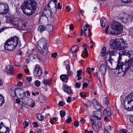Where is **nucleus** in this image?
I'll return each instance as SVG.
<instances>
[{"label":"nucleus","mask_w":133,"mask_h":133,"mask_svg":"<svg viewBox=\"0 0 133 133\" xmlns=\"http://www.w3.org/2000/svg\"><path fill=\"white\" fill-rule=\"evenodd\" d=\"M95 108L97 110H99L101 108L100 105L99 104H97V105H96L94 106Z\"/></svg>","instance_id":"6e6d98bb"},{"label":"nucleus","mask_w":133,"mask_h":133,"mask_svg":"<svg viewBox=\"0 0 133 133\" xmlns=\"http://www.w3.org/2000/svg\"><path fill=\"white\" fill-rule=\"evenodd\" d=\"M92 126L93 129L94 131L97 132L99 131L100 129V127L98 123L92 125Z\"/></svg>","instance_id":"c85d7f7f"},{"label":"nucleus","mask_w":133,"mask_h":133,"mask_svg":"<svg viewBox=\"0 0 133 133\" xmlns=\"http://www.w3.org/2000/svg\"><path fill=\"white\" fill-rule=\"evenodd\" d=\"M93 116H95L97 120L101 119L102 115L101 112L98 111H95L93 112Z\"/></svg>","instance_id":"4468645a"},{"label":"nucleus","mask_w":133,"mask_h":133,"mask_svg":"<svg viewBox=\"0 0 133 133\" xmlns=\"http://www.w3.org/2000/svg\"><path fill=\"white\" fill-rule=\"evenodd\" d=\"M66 11L68 12L70 11L71 10V8L69 6H67L66 7Z\"/></svg>","instance_id":"338daca9"},{"label":"nucleus","mask_w":133,"mask_h":133,"mask_svg":"<svg viewBox=\"0 0 133 133\" xmlns=\"http://www.w3.org/2000/svg\"><path fill=\"white\" fill-rule=\"evenodd\" d=\"M46 7L45 8L43 12V14L41 17H47L50 16V17L52 14V11L50 10L49 9H48Z\"/></svg>","instance_id":"9b49d317"},{"label":"nucleus","mask_w":133,"mask_h":133,"mask_svg":"<svg viewBox=\"0 0 133 133\" xmlns=\"http://www.w3.org/2000/svg\"><path fill=\"white\" fill-rule=\"evenodd\" d=\"M19 39L16 37L10 38L6 41L4 45L5 50H12L15 49L18 43Z\"/></svg>","instance_id":"f03ea898"},{"label":"nucleus","mask_w":133,"mask_h":133,"mask_svg":"<svg viewBox=\"0 0 133 133\" xmlns=\"http://www.w3.org/2000/svg\"><path fill=\"white\" fill-rule=\"evenodd\" d=\"M71 98L70 97H68L66 100V101L68 103H69L71 101Z\"/></svg>","instance_id":"0e129e2a"},{"label":"nucleus","mask_w":133,"mask_h":133,"mask_svg":"<svg viewBox=\"0 0 133 133\" xmlns=\"http://www.w3.org/2000/svg\"><path fill=\"white\" fill-rule=\"evenodd\" d=\"M92 103L93 104V105L94 107L96 105H97V101L95 99H94L92 101Z\"/></svg>","instance_id":"c03bdc74"},{"label":"nucleus","mask_w":133,"mask_h":133,"mask_svg":"<svg viewBox=\"0 0 133 133\" xmlns=\"http://www.w3.org/2000/svg\"><path fill=\"white\" fill-rule=\"evenodd\" d=\"M49 18H47L48 21L49 22L50 21H51L50 22L52 23L54 21V19L52 17H49Z\"/></svg>","instance_id":"bf43d9fd"},{"label":"nucleus","mask_w":133,"mask_h":133,"mask_svg":"<svg viewBox=\"0 0 133 133\" xmlns=\"http://www.w3.org/2000/svg\"><path fill=\"white\" fill-rule=\"evenodd\" d=\"M107 20L105 17H102L100 20L101 26L102 28H104L105 25Z\"/></svg>","instance_id":"bb28decb"},{"label":"nucleus","mask_w":133,"mask_h":133,"mask_svg":"<svg viewBox=\"0 0 133 133\" xmlns=\"http://www.w3.org/2000/svg\"><path fill=\"white\" fill-rule=\"evenodd\" d=\"M8 8L9 6L6 3H0V14L6 15L5 17H10L11 15L8 12Z\"/></svg>","instance_id":"423d86ee"},{"label":"nucleus","mask_w":133,"mask_h":133,"mask_svg":"<svg viewBox=\"0 0 133 133\" xmlns=\"http://www.w3.org/2000/svg\"><path fill=\"white\" fill-rule=\"evenodd\" d=\"M8 67H9V69L6 71L7 73L10 75H13L14 74V72L13 68L11 67L10 65H8L7 68H8Z\"/></svg>","instance_id":"c756f323"},{"label":"nucleus","mask_w":133,"mask_h":133,"mask_svg":"<svg viewBox=\"0 0 133 133\" xmlns=\"http://www.w3.org/2000/svg\"><path fill=\"white\" fill-rule=\"evenodd\" d=\"M83 88L84 89L85 88H85H86L87 86L88 85V84L86 82H84L83 84Z\"/></svg>","instance_id":"680f3d73"},{"label":"nucleus","mask_w":133,"mask_h":133,"mask_svg":"<svg viewBox=\"0 0 133 133\" xmlns=\"http://www.w3.org/2000/svg\"><path fill=\"white\" fill-rule=\"evenodd\" d=\"M133 0H121V2L122 3H131L132 2Z\"/></svg>","instance_id":"a19ab883"},{"label":"nucleus","mask_w":133,"mask_h":133,"mask_svg":"<svg viewBox=\"0 0 133 133\" xmlns=\"http://www.w3.org/2000/svg\"><path fill=\"white\" fill-rule=\"evenodd\" d=\"M35 83L36 86L38 87L40 85L41 83L39 81L37 80L35 81Z\"/></svg>","instance_id":"37998d69"},{"label":"nucleus","mask_w":133,"mask_h":133,"mask_svg":"<svg viewBox=\"0 0 133 133\" xmlns=\"http://www.w3.org/2000/svg\"><path fill=\"white\" fill-rule=\"evenodd\" d=\"M7 28L5 26L0 29V33L2 32H3L4 30Z\"/></svg>","instance_id":"13d9d810"},{"label":"nucleus","mask_w":133,"mask_h":133,"mask_svg":"<svg viewBox=\"0 0 133 133\" xmlns=\"http://www.w3.org/2000/svg\"><path fill=\"white\" fill-rule=\"evenodd\" d=\"M60 78L61 80L63 82L66 83L69 78L68 76L66 74H63L60 76Z\"/></svg>","instance_id":"412c9836"},{"label":"nucleus","mask_w":133,"mask_h":133,"mask_svg":"<svg viewBox=\"0 0 133 133\" xmlns=\"http://www.w3.org/2000/svg\"><path fill=\"white\" fill-rule=\"evenodd\" d=\"M67 74L69 76H72L73 74V73L71 71V69H69L67 70Z\"/></svg>","instance_id":"a18cd8bd"},{"label":"nucleus","mask_w":133,"mask_h":133,"mask_svg":"<svg viewBox=\"0 0 133 133\" xmlns=\"http://www.w3.org/2000/svg\"><path fill=\"white\" fill-rule=\"evenodd\" d=\"M4 102V99L3 96L0 94V107L2 106Z\"/></svg>","instance_id":"473e14b6"},{"label":"nucleus","mask_w":133,"mask_h":133,"mask_svg":"<svg viewBox=\"0 0 133 133\" xmlns=\"http://www.w3.org/2000/svg\"><path fill=\"white\" fill-rule=\"evenodd\" d=\"M12 17H7V21L8 22H10L12 24H14V18L12 19Z\"/></svg>","instance_id":"4c0bfd02"},{"label":"nucleus","mask_w":133,"mask_h":133,"mask_svg":"<svg viewBox=\"0 0 133 133\" xmlns=\"http://www.w3.org/2000/svg\"><path fill=\"white\" fill-rule=\"evenodd\" d=\"M74 125L76 127H78L79 124V122L77 121H75L74 122Z\"/></svg>","instance_id":"603ef678"},{"label":"nucleus","mask_w":133,"mask_h":133,"mask_svg":"<svg viewBox=\"0 0 133 133\" xmlns=\"http://www.w3.org/2000/svg\"><path fill=\"white\" fill-rule=\"evenodd\" d=\"M33 73L34 75L36 77L41 76L42 73V70L40 67L38 66V65H36L34 70Z\"/></svg>","instance_id":"1a4fd4ad"},{"label":"nucleus","mask_w":133,"mask_h":133,"mask_svg":"<svg viewBox=\"0 0 133 133\" xmlns=\"http://www.w3.org/2000/svg\"><path fill=\"white\" fill-rule=\"evenodd\" d=\"M6 130L4 132H1V133H9V128L8 127H6Z\"/></svg>","instance_id":"e2e57ef3"},{"label":"nucleus","mask_w":133,"mask_h":133,"mask_svg":"<svg viewBox=\"0 0 133 133\" xmlns=\"http://www.w3.org/2000/svg\"><path fill=\"white\" fill-rule=\"evenodd\" d=\"M119 18L120 20H121L122 22L124 23L129 22L130 20L132 19L130 17H128L127 18L126 17H119Z\"/></svg>","instance_id":"5701e85b"},{"label":"nucleus","mask_w":133,"mask_h":133,"mask_svg":"<svg viewBox=\"0 0 133 133\" xmlns=\"http://www.w3.org/2000/svg\"><path fill=\"white\" fill-rule=\"evenodd\" d=\"M122 59L121 56L119 55L117 62V66L116 68V70L115 72L116 74L119 77L124 76L125 73L128 71V70H126V68L125 69L123 68V66L125 64V62L124 64L122 62H121ZM126 61L127 60H125V61Z\"/></svg>","instance_id":"7ed1b4c3"},{"label":"nucleus","mask_w":133,"mask_h":133,"mask_svg":"<svg viewBox=\"0 0 133 133\" xmlns=\"http://www.w3.org/2000/svg\"><path fill=\"white\" fill-rule=\"evenodd\" d=\"M37 7V4L34 0H26L21 5V9L24 14L27 16L32 14Z\"/></svg>","instance_id":"f257e3e1"},{"label":"nucleus","mask_w":133,"mask_h":133,"mask_svg":"<svg viewBox=\"0 0 133 133\" xmlns=\"http://www.w3.org/2000/svg\"><path fill=\"white\" fill-rule=\"evenodd\" d=\"M25 99H26V101H25V102L24 104L28 106H31V108L33 107L35 105V103H33L32 104V100L30 99H29L27 97H25Z\"/></svg>","instance_id":"a211bd4d"},{"label":"nucleus","mask_w":133,"mask_h":133,"mask_svg":"<svg viewBox=\"0 0 133 133\" xmlns=\"http://www.w3.org/2000/svg\"><path fill=\"white\" fill-rule=\"evenodd\" d=\"M37 50L41 54H43L45 51L46 47H44L42 46L37 45Z\"/></svg>","instance_id":"4be33fe9"},{"label":"nucleus","mask_w":133,"mask_h":133,"mask_svg":"<svg viewBox=\"0 0 133 133\" xmlns=\"http://www.w3.org/2000/svg\"><path fill=\"white\" fill-rule=\"evenodd\" d=\"M119 38L116 39L115 41L111 40L110 42V47L112 49L119 50V44L121 42Z\"/></svg>","instance_id":"0eeeda50"},{"label":"nucleus","mask_w":133,"mask_h":133,"mask_svg":"<svg viewBox=\"0 0 133 133\" xmlns=\"http://www.w3.org/2000/svg\"><path fill=\"white\" fill-rule=\"evenodd\" d=\"M32 124L33 125V126L34 128H37L38 127V125L37 124V122H33Z\"/></svg>","instance_id":"4d7b16f0"},{"label":"nucleus","mask_w":133,"mask_h":133,"mask_svg":"<svg viewBox=\"0 0 133 133\" xmlns=\"http://www.w3.org/2000/svg\"><path fill=\"white\" fill-rule=\"evenodd\" d=\"M26 80L28 82H30L32 80L31 77L28 76L26 77Z\"/></svg>","instance_id":"864d4df0"},{"label":"nucleus","mask_w":133,"mask_h":133,"mask_svg":"<svg viewBox=\"0 0 133 133\" xmlns=\"http://www.w3.org/2000/svg\"><path fill=\"white\" fill-rule=\"evenodd\" d=\"M84 53H85V55L86 57H87L88 56V52H87V49L86 48H84Z\"/></svg>","instance_id":"052dcab7"},{"label":"nucleus","mask_w":133,"mask_h":133,"mask_svg":"<svg viewBox=\"0 0 133 133\" xmlns=\"http://www.w3.org/2000/svg\"><path fill=\"white\" fill-rule=\"evenodd\" d=\"M122 54L123 55L127 56L129 58L131 57V56L133 55V52L131 51H123L122 52Z\"/></svg>","instance_id":"aec40b11"},{"label":"nucleus","mask_w":133,"mask_h":133,"mask_svg":"<svg viewBox=\"0 0 133 133\" xmlns=\"http://www.w3.org/2000/svg\"><path fill=\"white\" fill-rule=\"evenodd\" d=\"M47 41L44 38H42L39 40L37 43V45L46 47L47 45Z\"/></svg>","instance_id":"f8f14e48"},{"label":"nucleus","mask_w":133,"mask_h":133,"mask_svg":"<svg viewBox=\"0 0 133 133\" xmlns=\"http://www.w3.org/2000/svg\"><path fill=\"white\" fill-rule=\"evenodd\" d=\"M111 28L112 30L111 33L113 35H116L120 34L123 32V27L120 23L114 21L111 22Z\"/></svg>","instance_id":"20e7f679"},{"label":"nucleus","mask_w":133,"mask_h":133,"mask_svg":"<svg viewBox=\"0 0 133 133\" xmlns=\"http://www.w3.org/2000/svg\"><path fill=\"white\" fill-rule=\"evenodd\" d=\"M62 89L67 94H71L72 93V90L68 86H64L62 87Z\"/></svg>","instance_id":"6ab92c4d"},{"label":"nucleus","mask_w":133,"mask_h":133,"mask_svg":"<svg viewBox=\"0 0 133 133\" xmlns=\"http://www.w3.org/2000/svg\"><path fill=\"white\" fill-rule=\"evenodd\" d=\"M29 57L30 59L31 60L33 59H36V58L38 59H39V57L33 53L30 54Z\"/></svg>","instance_id":"cd10ccee"},{"label":"nucleus","mask_w":133,"mask_h":133,"mask_svg":"<svg viewBox=\"0 0 133 133\" xmlns=\"http://www.w3.org/2000/svg\"><path fill=\"white\" fill-rule=\"evenodd\" d=\"M85 133H93V132L92 130H90L89 131H88L86 129L85 130Z\"/></svg>","instance_id":"69168bd1"},{"label":"nucleus","mask_w":133,"mask_h":133,"mask_svg":"<svg viewBox=\"0 0 133 133\" xmlns=\"http://www.w3.org/2000/svg\"><path fill=\"white\" fill-rule=\"evenodd\" d=\"M118 52L116 51H109L107 52V55H109V58L108 59L111 60V56H115L117 55Z\"/></svg>","instance_id":"393cba45"},{"label":"nucleus","mask_w":133,"mask_h":133,"mask_svg":"<svg viewBox=\"0 0 133 133\" xmlns=\"http://www.w3.org/2000/svg\"><path fill=\"white\" fill-rule=\"evenodd\" d=\"M71 121L72 119L70 117V116H68V119L66 120V122L67 123H70L71 122Z\"/></svg>","instance_id":"49530a36"},{"label":"nucleus","mask_w":133,"mask_h":133,"mask_svg":"<svg viewBox=\"0 0 133 133\" xmlns=\"http://www.w3.org/2000/svg\"><path fill=\"white\" fill-rule=\"evenodd\" d=\"M108 60V62H108H106V65H107V67L109 68L111 70V69L110 68V65H112V63L111 62V60Z\"/></svg>","instance_id":"79ce46f5"},{"label":"nucleus","mask_w":133,"mask_h":133,"mask_svg":"<svg viewBox=\"0 0 133 133\" xmlns=\"http://www.w3.org/2000/svg\"><path fill=\"white\" fill-rule=\"evenodd\" d=\"M90 26L89 25L87 24L83 28L84 31L83 34L85 36L87 37H89L92 34L90 29L89 28Z\"/></svg>","instance_id":"9d476101"},{"label":"nucleus","mask_w":133,"mask_h":133,"mask_svg":"<svg viewBox=\"0 0 133 133\" xmlns=\"http://www.w3.org/2000/svg\"><path fill=\"white\" fill-rule=\"evenodd\" d=\"M81 83L80 82H78L75 83V86L77 88H79L80 87Z\"/></svg>","instance_id":"de8ad7c7"},{"label":"nucleus","mask_w":133,"mask_h":133,"mask_svg":"<svg viewBox=\"0 0 133 133\" xmlns=\"http://www.w3.org/2000/svg\"><path fill=\"white\" fill-rule=\"evenodd\" d=\"M123 66L124 68H126V70L128 71L130 69L131 71L133 72V57L126 61L125 65Z\"/></svg>","instance_id":"6e6552de"},{"label":"nucleus","mask_w":133,"mask_h":133,"mask_svg":"<svg viewBox=\"0 0 133 133\" xmlns=\"http://www.w3.org/2000/svg\"><path fill=\"white\" fill-rule=\"evenodd\" d=\"M111 109L109 108H107L103 111V115L105 116L109 117V118L111 117Z\"/></svg>","instance_id":"dca6fc26"},{"label":"nucleus","mask_w":133,"mask_h":133,"mask_svg":"<svg viewBox=\"0 0 133 133\" xmlns=\"http://www.w3.org/2000/svg\"><path fill=\"white\" fill-rule=\"evenodd\" d=\"M90 120L91 123L92 125L98 123V122L96 121L97 120L95 116H91L90 117Z\"/></svg>","instance_id":"b1692460"},{"label":"nucleus","mask_w":133,"mask_h":133,"mask_svg":"<svg viewBox=\"0 0 133 133\" xmlns=\"http://www.w3.org/2000/svg\"><path fill=\"white\" fill-rule=\"evenodd\" d=\"M129 119L130 122L133 124V115L130 117Z\"/></svg>","instance_id":"774afa93"},{"label":"nucleus","mask_w":133,"mask_h":133,"mask_svg":"<svg viewBox=\"0 0 133 133\" xmlns=\"http://www.w3.org/2000/svg\"><path fill=\"white\" fill-rule=\"evenodd\" d=\"M47 30L49 32H51L53 30V28L52 25H48L46 26Z\"/></svg>","instance_id":"e433bc0d"},{"label":"nucleus","mask_w":133,"mask_h":133,"mask_svg":"<svg viewBox=\"0 0 133 133\" xmlns=\"http://www.w3.org/2000/svg\"><path fill=\"white\" fill-rule=\"evenodd\" d=\"M37 119L40 121L43 120L44 119V116L42 115L37 114L36 115Z\"/></svg>","instance_id":"c9c22d12"},{"label":"nucleus","mask_w":133,"mask_h":133,"mask_svg":"<svg viewBox=\"0 0 133 133\" xmlns=\"http://www.w3.org/2000/svg\"><path fill=\"white\" fill-rule=\"evenodd\" d=\"M38 99L39 101L42 103H44L45 101L44 99L43 98L42 96H39L38 97Z\"/></svg>","instance_id":"58836bf2"},{"label":"nucleus","mask_w":133,"mask_h":133,"mask_svg":"<svg viewBox=\"0 0 133 133\" xmlns=\"http://www.w3.org/2000/svg\"><path fill=\"white\" fill-rule=\"evenodd\" d=\"M105 55H107L106 53V48L105 47H103L101 50V55L102 56H104Z\"/></svg>","instance_id":"f704fd0d"},{"label":"nucleus","mask_w":133,"mask_h":133,"mask_svg":"<svg viewBox=\"0 0 133 133\" xmlns=\"http://www.w3.org/2000/svg\"><path fill=\"white\" fill-rule=\"evenodd\" d=\"M22 90H23L22 89H21L20 88H16L14 90V94L15 95V96H16V94H19V95L21 96V93H19V92Z\"/></svg>","instance_id":"72a5a7b5"},{"label":"nucleus","mask_w":133,"mask_h":133,"mask_svg":"<svg viewBox=\"0 0 133 133\" xmlns=\"http://www.w3.org/2000/svg\"><path fill=\"white\" fill-rule=\"evenodd\" d=\"M124 107L125 109L133 110V93L126 97L124 101Z\"/></svg>","instance_id":"39448f33"},{"label":"nucleus","mask_w":133,"mask_h":133,"mask_svg":"<svg viewBox=\"0 0 133 133\" xmlns=\"http://www.w3.org/2000/svg\"><path fill=\"white\" fill-rule=\"evenodd\" d=\"M64 104V103L62 101H61L59 102L58 105L61 107L63 106Z\"/></svg>","instance_id":"8fccbe9b"},{"label":"nucleus","mask_w":133,"mask_h":133,"mask_svg":"<svg viewBox=\"0 0 133 133\" xmlns=\"http://www.w3.org/2000/svg\"><path fill=\"white\" fill-rule=\"evenodd\" d=\"M56 3L52 1H50L49 3L45 6L48 9H49L50 10H51V8H54L55 11L56 10Z\"/></svg>","instance_id":"ddd939ff"},{"label":"nucleus","mask_w":133,"mask_h":133,"mask_svg":"<svg viewBox=\"0 0 133 133\" xmlns=\"http://www.w3.org/2000/svg\"><path fill=\"white\" fill-rule=\"evenodd\" d=\"M46 29V26L44 25H40L38 27V30L41 32H42Z\"/></svg>","instance_id":"2f4dec72"},{"label":"nucleus","mask_w":133,"mask_h":133,"mask_svg":"<svg viewBox=\"0 0 133 133\" xmlns=\"http://www.w3.org/2000/svg\"><path fill=\"white\" fill-rule=\"evenodd\" d=\"M119 39L121 40V42L119 44V50L124 49L127 48V44L125 42L123 38H120Z\"/></svg>","instance_id":"f3484780"},{"label":"nucleus","mask_w":133,"mask_h":133,"mask_svg":"<svg viewBox=\"0 0 133 133\" xmlns=\"http://www.w3.org/2000/svg\"><path fill=\"white\" fill-rule=\"evenodd\" d=\"M60 115L62 117H64L65 115V112L63 110L60 111L59 112Z\"/></svg>","instance_id":"ea45409f"},{"label":"nucleus","mask_w":133,"mask_h":133,"mask_svg":"<svg viewBox=\"0 0 133 133\" xmlns=\"http://www.w3.org/2000/svg\"><path fill=\"white\" fill-rule=\"evenodd\" d=\"M52 79H45L43 80V83L45 85H50L52 83Z\"/></svg>","instance_id":"a878e982"},{"label":"nucleus","mask_w":133,"mask_h":133,"mask_svg":"<svg viewBox=\"0 0 133 133\" xmlns=\"http://www.w3.org/2000/svg\"><path fill=\"white\" fill-rule=\"evenodd\" d=\"M120 133H127L126 130L125 129H121L119 130Z\"/></svg>","instance_id":"09e8293b"},{"label":"nucleus","mask_w":133,"mask_h":133,"mask_svg":"<svg viewBox=\"0 0 133 133\" xmlns=\"http://www.w3.org/2000/svg\"><path fill=\"white\" fill-rule=\"evenodd\" d=\"M79 48L78 46L75 45L73 46L71 49V50L72 54H74L78 51Z\"/></svg>","instance_id":"7c9ffc66"},{"label":"nucleus","mask_w":133,"mask_h":133,"mask_svg":"<svg viewBox=\"0 0 133 133\" xmlns=\"http://www.w3.org/2000/svg\"><path fill=\"white\" fill-rule=\"evenodd\" d=\"M99 71L102 73V75L103 77L106 71V68L105 65L103 64H101L99 67Z\"/></svg>","instance_id":"2eb2a0df"},{"label":"nucleus","mask_w":133,"mask_h":133,"mask_svg":"<svg viewBox=\"0 0 133 133\" xmlns=\"http://www.w3.org/2000/svg\"><path fill=\"white\" fill-rule=\"evenodd\" d=\"M23 124L24 125V128H26L28 127L29 124L28 122L26 121L24 122L23 123Z\"/></svg>","instance_id":"3c124183"},{"label":"nucleus","mask_w":133,"mask_h":133,"mask_svg":"<svg viewBox=\"0 0 133 133\" xmlns=\"http://www.w3.org/2000/svg\"><path fill=\"white\" fill-rule=\"evenodd\" d=\"M86 122V120L84 119L83 118H81L80 121V122L81 123H84Z\"/></svg>","instance_id":"5fc2aeb1"}]
</instances>
